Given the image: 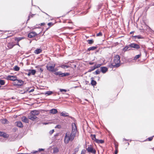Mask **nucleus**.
Instances as JSON below:
<instances>
[{
	"label": "nucleus",
	"mask_w": 154,
	"mask_h": 154,
	"mask_svg": "<svg viewBox=\"0 0 154 154\" xmlns=\"http://www.w3.org/2000/svg\"><path fill=\"white\" fill-rule=\"evenodd\" d=\"M30 113L33 115L36 116L39 114V112L38 111L34 110L31 111Z\"/></svg>",
	"instance_id": "14"
},
{
	"label": "nucleus",
	"mask_w": 154,
	"mask_h": 154,
	"mask_svg": "<svg viewBox=\"0 0 154 154\" xmlns=\"http://www.w3.org/2000/svg\"><path fill=\"white\" fill-rule=\"evenodd\" d=\"M31 75V74H30V72H29H29L27 74V75L28 76H30Z\"/></svg>",
	"instance_id": "51"
},
{
	"label": "nucleus",
	"mask_w": 154,
	"mask_h": 154,
	"mask_svg": "<svg viewBox=\"0 0 154 154\" xmlns=\"http://www.w3.org/2000/svg\"><path fill=\"white\" fill-rule=\"evenodd\" d=\"M86 151L85 150H82L81 154H85Z\"/></svg>",
	"instance_id": "44"
},
{
	"label": "nucleus",
	"mask_w": 154,
	"mask_h": 154,
	"mask_svg": "<svg viewBox=\"0 0 154 154\" xmlns=\"http://www.w3.org/2000/svg\"><path fill=\"white\" fill-rule=\"evenodd\" d=\"M118 150L117 149H116V151H115V154H117V153H118Z\"/></svg>",
	"instance_id": "48"
},
{
	"label": "nucleus",
	"mask_w": 154,
	"mask_h": 154,
	"mask_svg": "<svg viewBox=\"0 0 154 154\" xmlns=\"http://www.w3.org/2000/svg\"><path fill=\"white\" fill-rule=\"evenodd\" d=\"M91 137L92 139L94 140L95 142L96 141V140L97 139L96 138V136L94 134H91Z\"/></svg>",
	"instance_id": "29"
},
{
	"label": "nucleus",
	"mask_w": 154,
	"mask_h": 154,
	"mask_svg": "<svg viewBox=\"0 0 154 154\" xmlns=\"http://www.w3.org/2000/svg\"><path fill=\"white\" fill-rule=\"evenodd\" d=\"M0 136L3 137L5 138H7L8 137L9 135L3 132L0 131Z\"/></svg>",
	"instance_id": "12"
},
{
	"label": "nucleus",
	"mask_w": 154,
	"mask_h": 154,
	"mask_svg": "<svg viewBox=\"0 0 154 154\" xmlns=\"http://www.w3.org/2000/svg\"><path fill=\"white\" fill-rule=\"evenodd\" d=\"M44 24H45L44 23H41V25H42V26Z\"/></svg>",
	"instance_id": "58"
},
{
	"label": "nucleus",
	"mask_w": 154,
	"mask_h": 154,
	"mask_svg": "<svg viewBox=\"0 0 154 154\" xmlns=\"http://www.w3.org/2000/svg\"><path fill=\"white\" fill-rule=\"evenodd\" d=\"M34 91V89H32L31 90L29 91V92H33V91Z\"/></svg>",
	"instance_id": "53"
},
{
	"label": "nucleus",
	"mask_w": 154,
	"mask_h": 154,
	"mask_svg": "<svg viewBox=\"0 0 154 154\" xmlns=\"http://www.w3.org/2000/svg\"><path fill=\"white\" fill-rule=\"evenodd\" d=\"M133 37L135 38H137L138 39H143V37L140 35H138L133 36Z\"/></svg>",
	"instance_id": "26"
},
{
	"label": "nucleus",
	"mask_w": 154,
	"mask_h": 154,
	"mask_svg": "<svg viewBox=\"0 0 154 154\" xmlns=\"http://www.w3.org/2000/svg\"><path fill=\"white\" fill-rule=\"evenodd\" d=\"M120 57L118 55H115L113 60V63H112L111 66L112 67L117 68L120 65Z\"/></svg>",
	"instance_id": "2"
},
{
	"label": "nucleus",
	"mask_w": 154,
	"mask_h": 154,
	"mask_svg": "<svg viewBox=\"0 0 154 154\" xmlns=\"http://www.w3.org/2000/svg\"><path fill=\"white\" fill-rule=\"evenodd\" d=\"M35 68H37L38 71L41 72H42L43 71V69L42 68H40V66H36L35 67Z\"/></svg>",
	"instance_id": "28"
},
{
	"label": "nucleus",
	"mask_w": 154,
	"mask_h": 154,
	"mask_svg": "<svg viewBox=\"0 0 154 154\" xmlns=\"http://www.w3.org/2000/svg\"><path fill=\"white\" fill-rule=\"evenodd\" d=\"M22 121L23 122H25V123H28V119L26 117L23 116L22 118Z\"/></svg>",
	"instance_id": "20"
},
{
	"label": "nucleus",
	"mask_w": 154,
	"mask_h": 154,
	"mask_svg": "<svg viewBox=\"0 0 154 154\" xmlns=\"http://www.w3.org/2000/svg\"><path fill=\"white\" fill-rule=\"evenodd\" d=\"M95 142L98 143H104V141L103 140L97 139Z\"/></svg>",
	"instance_id": "24"
},
{
	"label": "nucleus",
	"mask_w": 154,
	"mask_h": 154,
	"mask_svg": "<svg viewBox=\"0 0 154 154\" xmlns=\"http://www.w3.org/2000/svg\"><path fill=\"white\" fill-rule=\"evenodd\" d=\"M17 45H18V46H20L19 45V43H18V42H17Z\"/></svg>",
	"instance_id": "62"
},
{
	"label": "nucleus",
	"mask_w": 154,
	"mask_h": 154,
	"mask_svg": "<svg viewBox=\"0 0 154 154\" xmlns=\"http://www.w3.org/2000/svg\"><path fill=\"white\" fill-rule=\"evenodd\" d=\"M58 151V149L57 148H55L54 150V152L55 153H57Z\"/></svg>",
	"instance_id": "40"
},
{
	"label": "nucleus",
	"mask_w": 154,
	"mask_h": 154,
	"mask_svg": "<svg viewBox=\"0 0 154 154\" xmlns=\"http://www.w3.org/2000/svg\"><path fill=\"white\" fill-rule=\"evenodd\" d=\"M5 84V81L2 80H0V84L1 85H4Z\"/></svg>",
	"instance_id": "35"
},
{
	"label": "nucleus",
	"mask_w": 154,
	"mask_h": 154,
	"mask_svg": "<svg viewBox=\"0 0 154 154\" xmlns=\"http://www.w3.org/2000/svg\"><path fill=\"white\" fill-rule=\"evenodd\" d=\"M15 124L17 127L19 128H22L23 126L22 122L20 121L16 122H15Z\"/></svg>",
	"instance_id": "13"
},
{
	"label": "nucleus",
	"mask_w": 154,
	"mask_h": 154,
	"mask_svg": "<svg viewBox=\"0 0 154 154\" xmlns=\"http://www.w3.org/2000/svg\"><path fill=\"white\" fill-rule=\"evenodd\" d=\"M92 71V70H91V68H90V69L89 70L88 72H91Z\"/></svg>",
	"instance_id": "56"
},
{
	"label": "nucleus",
	"mask_w": 154,
	"mask_h": 154,
	"mask_svg": "<svg viewBox=\"0 0 154 154\" xmlns=\"http://www.w3.org/2000/svg\"><path fill=\"white\" fill-rule=\"evenodd\" d=\"M100 71L99 69H97L96 70L95 72H94V73L96 75L99 74H100Z\"/></svg>",
	"instance_id": "36"
},
{
	"label": "nucleus",
	"mask_w": 154,
	"mask_h": 154,
	"mask_svg": "<svg viewBox=\"0 0 154 154\" xmlns=\"http://www.w3.org/2000/svg\"><path fill=\"white\" fill-rule=\"evenodd\" d=\"M7 78L8 80L14 81L17 79V77L14 76L8 75Z\"/></svg>",
	"instance_id": "10"
},
{
	"label": "nucleus",
	"mask_w": 154,
	"mask_h": 154,
	"mask_svg": "<svg viewBox=\"0 0 154 154\" xmlns=\"http://www.w3.org/2000/svg\"><path fill=\"white\" fill-rule=\"evenodd\" d=\"M102 32H99V33L97 34H96V36H102Z\"/></svg>",
	"instance_id": "38"
},
{
	"label": "nucleus",
	"mask_w": 154,
	"mask_h": 154,
	"mask_svg": "<svg viewBox=\"0 0 154 154\" xmlns=\"http://www.w3.org/2000/svg\"><path fill=\"white\" fill-rule=\"evenodd\" d=\"M44 150V149H39V150L40 151H43V150Z\"/></svg>",
	"instance_id": "55"
},
{
	"label": "nucleus",
	"mask_w": 154,
	"mask_h": 154,
	"mask_svg": "<svg viewBox=\"0 0 154 154\" xmlns=\"http://www.w3.org/2000/svg\"><path fill=\"white\" fill-rule=\"evenodd\" d=\"M61 116H63L67 117L68 116V113L65 112H62L60 113Z\"/></svg>",
	"instance_id": "23"
},
{
	"label": "nucleus",
	"mask_w": 154,
	"mask_h": 154,
	"mask_svg": "<svg viewBox=\"0 0 154 154\" xmlns=\"http://www.w3.org/2000/svg\"><path fill=\"white\" fill-rule=\"evenodd\" d=\"M91 84L92 86H95L96 85L97 82L96 81H94V78L93 77H92L91 78Z\"/></svg>",
	"instance_id": "18"
},
{
	"label": "nucleus",
	"mask_w": 154,
	"mask_h": 154,
	"mask_svg": "<svg viewBox=\"0 0 154 154\" xmlns=\"http://www.w3.org/2000/svg\"><path fill=\"white\" fill-rule=\"evenodd\" d=\"M87 42L89 44H92L94 43V41L92 40H87Z\"/></svg>",
	"instance_id": "32"
},
{
	"label": "nucleus",
	"mask_w": 154,
	"mask_h": 154,
	"mask_svg": "<svg viewBox=\"0 0 154 154\" xmlns=\"http://www.w3.org/2000/svg\"><path fill=\"white\" fill-rule=\"evenodd\" d=\"M90 68H91V70L93 71L94 70L92 66Z\"/></svg>",
	"instance_id": "50"
},
{
	"label": "nucleus",
	"mask_w": 154,
	"mask_h": 154,
	"mask_svg": "<svg viewBox=\"0 0 154 154\" xmlns=\"http://www.w3.org/2000/svg\"><path fill=\"white\" fill-rule=\"evenodd\" d=\"M133 32H130V34H132L133 33Z\"/></svg>",
	"instance_id": "64"
},
{
	"label": "nucleus",
	"mask_w": 154,
	"mask_h": 154,
	"mask_svg": "<svg viewBox=\"0 0 154 154\" xmlns=\"http://www.w3.org/2000/svg\"><path fill=\"white\" fill-rule=\"evenodd\" d=\"M37 34L34 32H30L28 34V36L29 38H32L37 35Z\"/></svg>",
	"instance_id": "9"
},
{
	"label": "nucleus",
	"mask_w": 154,
	"mask_h": 154,
	"mask_svg": "<svg viewBox=\"0 0 154 154\" xmlns=\"http://www.w3.org/2000/svg\"><path fill=\"white\" fill-rule=\"evenodd\" d=\"M37 152V151H33L32 153H35Z\"/></svg>",
	"instance_id": "52"
},
{
	"label": "nucleus",
	"mask_w": 154,
	"mask_h": 154,
	"mask_svg": "<svg viewBox=\"0 0 154 154\" xmlns=\"http://www.w3.org/2000/svg\"><path fill=\"white\" fill-rule=\"evenodd\" d=\"M54 129H53L51 130L49 132V134L51 135L54 132Z\"/></svg>",
	"instance_id": "42"
},
{
	"label": "nucleus",
	"mask_w": 154,
	"mask_h": 154,
	"mask_svg": "<svg viewBox=\"0 0 154 154\" xmlns=\"http://www.w3.org/2000/svg\"><path fill=\"white\" fill-rule=\"evenodd\" d=\"M92 67L94 69H96L97 68L96 67V66L95 65L94 66H92Z\"/></svg>",
	"instance_id": "47"
},
{
	"label": "nucleus",
	"mask_w": 154,
	"mask_h": 154,
	"mask_svg": "<svg viewBox=\"0 0 154 154\" xmlns=\"http://www.w3.org/2000/svg\"><path fill=\"white\" fill-rule=\"evenodd\" d=\"M97 48V47L95 46H93L88 48V51H93L95 50Z\"/></svg>",
	"instance_id": "27"
},
{
	"label": "nucleus",
	"mask_w": 154,
	"mask_h": 154,
	"mask_svg": "<svg viewBox=\"0 0 154 154\" xmlns=\"http://www.w3.org/2000/svg\"><path fill=\"white\" fill-rule=\"evenodd\" d=\"M96 66V67L97 68H98L99 67H100L102 65V64H95Z\"/></svg>",
	"instance_id": "41"
},
{
	"label": "nucleus",
	"mask_w": 154,
	"mask_h": 154,
	"mask_svg": "<svg viewBox=\"0 0 154 154\" xmlns=\"http://www.w3.org/2000/svg\"><path fill=\"white\" fill-rule=\"evenodd\" d=\"M23 83V82L22 80L17 79H16L13 84L14 85L21 86Z\"/></svg>",
	"instance_id": "3"
},
{
	"label": "nucleus",
	"mask_w": 154,
	"mask_h": 154,
	"mask_svg": "<svg viewBox=\"0 0 154 154\" xmlns=\"http://www.w3.org/2000/svg\"><path fill=\"white\" fill-rule=\"evenodd\" d=\"M13 45L11 43H8L7 44V46L9 48H11L13 47Z\"/></svg>",
	"instance_id": "31"
},
{
	"label": "nucleus",
	"mask_w": 154,
	"mask_h": 154,
	"mask_svg": "<svg viewBox=\"0 0 154 154\" xmlns=\"http://www.w3.org/2000/svg\"><path fill=\"white\" fill-rule=\"evenodd\" d=\"M57 69H55L54 68V71H53V72H56V71L57 70Z\"/></svg>",
	"instance_id": "49"
},
{
	"label": "nucleus",
	"mask_w": 154,
	"mask_h": 154,
	"mask_svg": "<svg viewBox=\"0 0 154 154\" xmlns=\"http://www.w3.org/2000/svg\"><path fill=\"white\" fill-rule=\"evenodd\" d=\"M8 120L6 119H2L1 120V122L2 123V124H7L8 122Z\"/></svg>",
	"instance_id": "30"
},
{
	"label": "nucleus",
	"mask_w": 154,
	"mask_h": 154,
	"mask_svg": "<svg viewBox=\"0 0 154 154\" xmlns=\"http://www.w3.org/2000/svg\"><path fill=\"white\" fill-rule=\"evenodd\" d=\"M60 67L63 69L67 68L69 67H71L73 68L72 66L70 64H68L67 65H62L60 66Z\"/></svg>",
	"instance_id": "11"
},
{
	"label": "nucleus",
	"mask_w": 154,
	"mask_h": 154,
	"mask_svg": "<svg viewBox=\"0 0 154 154\" xmlns=\"http://www.w3.org/2000/svg\"><path fill=\"white\" fill-rule=\"evenodd\" d=\"M107 68L106 67L103 66L101 68V71L103 73H106L107 71Z\"/></svg>",
	"instance_id": "16"
},
{
	"label": "nucleus",
	"mask_w": 154,
	"mask_h": 154,
	"mask_svg": "<svg viewBox=\"0 0 154 154\" xmlns=\"http://www.w3.org/2000/svg\"><path fill=\"white\" fill-rule=\"evenodd\" d=\"M123 140H125V141H127V140L125 139H124H124H123Z\"/></svg>",
	"instance_id": "61"
},
{
	"label": "nucleus",
	"mask_w": 154,
	"mask_h": 154,
	"mask_svg": "<svg viewBox=\"0 0 154 154\" xmlns=\"http://www.w3.org/2000/svg\"><path fill=\"white\" fill-rule=\"evenodd\" d=\"M153 139V137H152L148 138V140L149 141H151Z\"/></svg>",
	"instance_id": "45"
},
{
	"label": "nucleus",
	"mask_w": 154,
	"mask_h": 154,
	"mask_svg": "<svg viewBox=\"0 0 154 154\" xmlns=\"http://www.w3.org/2000/svg\"><path fill=\"white\" fill-rule=\"evenodd\" d=\"M42 51V50L40 48L37 49L35 50L34 51V53L36 54H38Z\"/></svg>",
	"instance_id": "19"
},
{
	"label": "nucleus",
	"mask_w": 154,
	"mask_h": 154,
	"mask_svg": "<svg viewBox=\"0 0 154 154\" xmlns=\"http://www.w3.org/2000/svg\"><path fill=\"white\" fill-rule=\"evenodd\" d=\"M68 23H72V21H71L70 20H69L68 22Z\"/></svg>",
	"instance_id": "54"
},
{
	"label": "nucleus",
	"mask_w": 154,
	"mask_h": 154,
	"mask_svg": "<svg viewBox=\"0 0 154 154\" xmlns=\"http://www.w3.org/2000/svg\"><path fill=\"white\" fill-rule=\"evenodd\" d=\"M55 66V64H54L52 66H49L48 65L46 66V68L50 72H53L54 68Z\"/></svg>",
	"instance_id": "5"
},
{
	"label": "nucleus",
	"mask_w": 154,
	"mask_h": 154,
	"mask_svg": "<svg viewBox=\"0 0 154 154\" xmlns=\"http://www.w3.org/2000/svg\"><path fill=\"white\" fill-rule=\"evenodd\" d=\"M74 67L75 68L76 67V65H73Z\"/></svg>",
	"instance_id": "57"
},
{
	"label": "nucleus",
	"mask_w": 154,
	"mask_h": 154,
	"mask_svg": "<svg viewBox=\"0 0 154 154\" xmlns=\"http://www.w3.org/2000/svg\"><path fill=\"white\" fill-rule=\"evenodd\" d=\"M53 23H49L48 24V25L49 26V27L52 26L53 25Z\"/></svg>",
	"instance_id": "39"
},
{
	"label": "nucleus",
	"mask_w": 154,
	"mask_h": 154,
	"mask_svg": "<svg viewBox=\"0 0 154 154\" xmlns=\"http://www.w3.org/2000/svg\"><path fill=\"white\" fill-rule=\"evenodd\" d=\"M29 72L30 73V74L31 75H34L36 73V71L34 69H29Z\"/></svg>",
	"instance_id": "22"
},
{
	"label": "nucleus",
	"mask_w": 154,
	"mask_h": 154,
	"mask_svg": "<svg viewBox=\"0 0 154 154\" xmlns=\"http://www.w3.org/2000/svg\"><path fill=\"white\" fill-rule=\"evenodd\" d=\"M14 70L16 71H18L20 70V68L17 66H16L14 67Z\"/></svg>",
	"instance_id": "33"
},
{
	"label": "nucleus",
	"mask_w": 154,
	"mask_h": 154,
	"mask_svg": "<svg viewBox=\"0 0 154 154\" xmlns=\"http://www.w3.org/2000/svg\"><path fill=\"white\" fill-rule=\"evenodd\" d=\"M89 64L90 65H92L94 63V62H89Z\"/></svg>",
	"instance_id": "46"
},
{
	"label": "nucleus",
	"mask_w": 154,
	"mask_h": 154,
	"mask_svg": "<svg viewBox=\"0 0 154 154\" xmlns=\"http://www.w3.org/2000/svg\"><path fill=\"white\" fill-rule=\"evenodd\" d=\"M24 38L23 37H19L17 38H15V40L17 42H19L20 41L22 40V39H24Z\"/></svg>",
	"instance_id": "21"
},
{
	"label": "nucleus",
	"mask_w": 154,
	"mask_h": 154,
	"mask_svg": "<svg viewBox=\"0 0 154 154\" xmlns=\"http://www.w3.org/2000/svg\"><path fill=\"white\" fill-rule=\"evenodd\" d=\"M140 56H141V55H140V54H138V55H137L134 57V60H137V59L139 58L140 57Z\"/></svg>",
	"instance_id": "37"
},
{
	"label": "nucleus",
	"mask_w": 154,
	"mask_h": 154,
	"mask_svg": "<svg viewBox=\"0 0 154 154\" xmlns=\"http://www.w3.org/2000/svg\"><path fill=\"white\" fill-rule=\"evenodd\" d=\"M29 119L32 121H35L36 120L37 117L35 115H33L30 113L29 115L28 116Z\"/></svg>",
	"instance_id": "8"
},
{
	"label": "nucleus",
	"mask_w": 154,
	"mask_h": 154,
	"mask_svg": "<svg viewBox=\"0 0 154 154\" xmlns=\"http://www.w3.org/2000/svg\"><path fill=\"white\" fill-rule=\"evenodd\" d=\"M60 91L61 92H62L63 91H64V92H66V91L65 90V89H60Z\"/></svg>",
	"instance_id": "43"
},
{
	"label": "nucleus",
	"mask_w": 154,
	"mask_h": 154,
	"mask_svg": "<svg viewBox=\"0 0 154 154\" xmlns=\"http://www.w3.org/2000/svg\"><path fill=\"white\" fill-rule=\"evenodd\" d=\"M86 149L88 152L94 153V154L96 152L95 150L91 146L88 147Z\"/></svg>",
	"instance_id": "6"
},
{
	"label": "nucleus",
	"mask_w": 154,
	"mask_h": 154,
	"mask_svg": "<svg viewBox=\"0 0 154 154\" xmlns=\"http://www.w3.org/2000/svg\"><path fill=\"white\" fill-rule=\"evenodd\" d=\"M53 92L52 91H47L45 93V95L47 96L50 95L51 94H53Z\"/></svg>",
	"instance_id": "25"
},
{
	"label": "nucleus",
	"mask_w": 154,
	"mask_h": 154,
	"mask_svg": "<svg viewBox=\"0 0 154 154\" xmlns=\"http://www.w3.org/2000/svg\"><path fill=\"white\" fill-rule=\"evenodd\" d=\"M72 127L71 132H67L66 134L64 139V142L66 144L68 143L69 141H72L78 133L75 123H72Z\"/></svg>",
	"instance_id": "1"
},
{
	"label": "nucleus",
	"mask_w": 154,
	"mask_h": 154,
	"mask_svg": "<svg viewBox=\"0 0 154 154\" xmlns=\"http://www.w3.org/2000/svg\"><path fill=\"white\" fill-rule=\"evenodd\" d=\"M50 113L52 114H55L57 112V109H53L50 110Z\"/></svg>",
	"instance_id": "17"
},
{
	"label": "nucleus",
	"mask_w": 154,
	"mask_h": 154,
	"mask_svg": "<svg viewBox=\"0 0 154 154\" xmlns=\"http://www.w3.org/2000/svg\"><path fill=\"white\" fill-rule=\"evenodd\" d=\"M18 154H26L25 153H18Z\"/></svg>",
	"instance_id": "60"
},
{
	"label": "nucleus",
	"mask_w": 154,
	"mask_h": 154,
	"mask_svg": "<svg viewBox=\"0 0 154 154\" xmlns=\"http://www.w3.org/2000/svg\"><path fill=\"white\" fill-rule=\"evenodd\" d=\"M129 46L130 48H133L136 49H138L140 48V47L138 45L134 43H131L129 45Z\"/></svg>",
	"instance_id": "7"
},
{
	"label": "nucleus",
	"mask_w": 154,
	"mask_h": 154,
	"mask_svg": "<svg viewBox=\"0 0 154 154\" xmlns=\"http://www.w3.org/2000/svg\"><path fill=\"white\" fill-rule=\"evenodd\" d=\"M29 19H30V16H29L28 17V20Z\"/></svg>",
	"instance_id": "63"
},
{
	"label": "nucleus",
	"mask_w": 154,
	"mask_h": 154,
	"mask_svg": "<svg viewBox=\"0 0 154 154\" xmlns=\"http://www.w3.org/2000/svg\"><path fill=\"white\" fill-rule=\"evenodd\" d=\"M54 74L56 75H59L61 77L66 76L69 75V74L68 73H63L60 71L56 72L54 73Z\"/></svg>",
	"instance_id": "4"
},
{
	"label": "nucleus",
	"mask_w": 154,
	"mask_h": 154,
	"mask_svg": "<svg viewBox=\"0 0 154 154\" xmlns=\"http://www.w3.org/2000/svg\"><path fill=\"white\" fill-rule=\"evenodd\" d=\"M79 150V148L77 147H76L74 149V154H76L77 152Z\"/></svg>",
	"instance_id": "34"
},
{
	"label": "nucleus",
	"mask_w": 154,
	"mask_h": 154,
	"mask_svg": "<svg viewBox=\"0 0 154 154\" xmlns=\"http://www.w3.org/2000/svg\"><path fill=\"white\" fill-rule=\"evenodd\" d=\"M48 124V123H43V124H44V125H47V124Z\"/></svg>",
	"instance_id": "59"
},
{
	"label": "nucleus",
	"mask_w": 154,
	"mask_h": 154,
	"mask_svg": "<svg viewBox=\"0 0 154 154\" xmlns=\"http://www.w3.org/2000/svg\"><path fill=\"white\" fill-rule=\"evenodd\" d=\"M130 48V47L129 46V45H126L122 49L123 51L125 52L126 51L130 50L131 49Z\"/></svg>",
	"instance_id": "15"
}]
</instances>
